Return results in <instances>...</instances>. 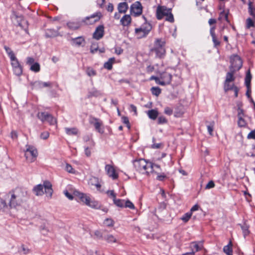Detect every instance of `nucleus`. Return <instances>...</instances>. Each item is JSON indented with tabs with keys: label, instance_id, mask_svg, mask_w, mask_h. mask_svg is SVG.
Here are the masks:
<instances>
[{
	"label": "nucleus",
	"instance_id": "obj_12",
	"mask_svg": "<svg viewBox=\"0 0 255 255\" xmlns=\"http://www.w3.org/2000/svg\"><path fill=\"white\" fill-rule=\"evenodd\" d=\"M52 85V83L50 82H43L41 81H36L30 83L32 89L36 90L41 89L44 87H51Z\"/></svg>",
	"mask_w": 255,
	"mask_h": 255
},
{
	"label": "nucleus",
	"instance_id": "obj_10",
	"mask_svg": "<svg viewBox=\"0 0 255 255\" xmlns=\"http://www.w3.org/2000/svg\"><path fill=\"white\" fill-rule=\"evenodd\" d=\"M89 123L95 127L96 131L101 134H103L104 132L103 128H101L103 125V122L99 119L95 118L92 116L89 117Z\"/></svg>",
	"mask_w": 255,
	"mask_h": 255
},
{
	"label": "nucleus",
	"instance_id": "obj_32",
	"mask_svg": "<svg viewBox=\"0 0 255 255\" xmlns=\"http://www.w3.org/2000/svg\"><path fill=\"white\" fill-rule=\"evenodd\" d=\"M103 239L109 243H116L117 242L116 238L110 234L105 236Z\"/></svg>",
	"mask_w": 255,
	"mask_h": 255
},
{
	"label": "nucleus",
	"instance_id": "obj_33",
	"mask_svg": "<svg viewBox=\"0 0 255 255\" xmlns=\"http://www.w3.org/2000/svg\"><path fill=\"white\" fill-rule=\"evenodd\" d=\"M249 8L248 11L250 14L254 18H255V8L253 5V2L251 1L248 3Z\"/></svg>",
	"mask_w": 255,
	"mask_h": 255
},
{
	"label": "nucleus",
	"instance_id": "obj_31",
	"mask_svg": "<svg viewBox=\"0 0 255 255\" xmlns=\"http://www.w3.org/2000/svg\"><path fill=\"white\" fill-rule=\"evenodd\" d=\"M28 25V21L24 19H21L18 23V26L24 29L26 32H27Z\"/></svg>",
	"mask_w": 255,
	"mask_h": 255
},
{
	"label": "nucleus",
	"instance_id": "obj_42",
	"mask_svg": "<svg viewBox=\"0 0 255 255\" xmlns=\"http://www.w3.org/2000/svg\"><path fill=\"white\" fill-rule=\"evenodd\" d=\"M86 73L89 76H94L97 74L96 71L91 67H88L86 69Z\"/></svg>",
	"mask_w": 255,
	"mask_h": 255
},
{
	"label": "nucleus",
	"instance_id": "obj_19",
	"mask_svg": "<svg viewBox=\"0 0 255 255\" xmlns=\"http://www.w3.org/2000/svg\"><path fill=\"white\" fill-rule=\"evenodd\" d=\"M60 27H57V30H54L53 29H47L45 32V36L47 38L50 37H54L59 35V30Z\"/></svg>",
	"mask_w": 255,
	"mask_h": 255
},
{
	"label": "nucleus",
	"instance_id": "obj_34",
	"mask_svg": "<svg viewBox=\"0 0 255 255\" xmlns=\"http://www.w3.org/2000/svg\"><path fill=\"white\" fill-rule=\"evenodd\" d=\"M114 203L118 207L123 208L124 207L125 200L120 199H113Z\"/></svg>",
	"mask_w": 255,
	"mask_h": 255
},
{
	"label": "nucleus",
	"instance_id": "obj_49",
	"mask_svg": "<svg viewBox=\"0 0 255 255\" xmlns=\"http://www.w3.org/2000/svg\"><path fill=\"white\" fill-rule=\"evenodd\" d=\"M223 17H224L225 18V19L227 21L229 22V20H228V12H225L224 10H223V11H222V12H220L219 19H221Z\"/></svg>",
	"mask_w": 255,
	"mask_h": 255
},
{
	"label": "nucleus",
	"instance_id": "obj_58",
	"mask_svg": "<svg viewBox=\"0 0 255 255\" xmlns=\"http://www.w3.org/2000/svg\"><path fill=\"white\" fill-rule=\"evenodd\" d=\"M164 112L165 114L170 116L173 113V110L170 108L167 107L165 108Z\"/></svg>",
	"mask_w": 255,
	"mask_h": 255
},
{
	"label": "nucleus",
	"instance_id": "obj_27",
	"mask_svg": "<svg viewBox=\"0 0 255 255\" xmlns=\"http://www.w3.org/2000/svg\"><path fill=\"white\" fill-rule=\"evenodd\" d=\"M115 61V59L114 57L110 58L108 61L104 63V67L108 70H111Z\"/></svg>",
	"mask_w": 255,
	"mask_h": 255
},
{
	"label": "nucleus",
	"instance_id": "obj_17",
	"mask_svg": "<svg viewBox=\"0 0 255 255\" xmlns=\"http://www.w3.org/2000/svg\"><path fill=\"white\" fill-rule=\"evenodd\" d=\"M85 44V40L83 36H79L71 39V44L75 46H83Z\"/></svg>",
	"mask_w": 255,
	"mask_h": 255
},
{
	"label": "nucleus",
	"instance_id": "obj_4",
	"mask_svg": "<svg viewBox=\"0 0 255 255\" xmlns=\"http://www.w3.org/2000/svg\"><path fill=\"white\" fill-rule=\"evenodd\" d=\"M75 194L79 199L86 205L96 209L101 208V205L98 201L91 200L90 197L86 194L78 191L75 192Z\"/></svg>",
	"mask_w": 255,
	"mask_h": 255
},
{
	"label": "nucleus",
	"instance_id": "obj_64",
	"mask_svg": "<svg viewBox=\"0 0 255 255\" xmlns=\"http://www.w3.org/2000/svg\"><path fill=\"white\" fill-rule=\"evenodd\" d=\"M49 133L48 132H43L41 135L40 137L42 139H46L49 137Z\"/></svg>",
	"mask_w": 255,
	"mask_h": 255
},
{
	"label": "nucleus",
	"instance_id": "obj_26",
	"mask_svg": "<svg viewBox=\"0 0 255 255\" xmlns=\"http://www.w3.org/2000/svg\"><path fill=\"white\" fill-rule=\"evenodd\" d=\"M234 70L231 69V72H228L226 74L225 82L230 83L235 80V78L234 76Z\"/></svg>",
	"mask_w": 255,
	"mask_h": 255
},
{
	"label": "nucleus",
	"instance_id": "obj_50",
	"mask_svg": "<svg viewBox=\"0 0 255 255\" xmlns=\"http://www.w3.org/2000/svg\"><path fill=\"white\" fill-rule=\"evenodd\" d=\"M65 170L69 173H74L75 172V170L73 168L72 166L68 163L66 165Z\"/></svg>",
	"mask_w": 255,
	"mask_h": 255
},
{
	"label": "nucleus",
	"instance_id": "obj_5",
	"mask_svg": "<svg viewBox=\"0 0 255 255\" xmlns=\"http://www.w3.org/2000/svg\"><path fill=\"white\" fill-rule=\"evenodd\" d=\"M165 41L161 39H158L155 41L152 51H154L156 56L159 58H162L165 54Z\"/></svg>",
	"mask_w": 255,
	"mask_h": 255
},
{
	"label": "nucleus",
	"instance_id": "obj_62",
	"mask_svg": "<svg viewBox=\"0 0 255 255\" xmlns=\"http://www.w3.org/2000/svg\"><path fill=\"white\" fill-rule=\"evenodd\" d=\"M98 50V47L95 46V45L92 44L90 48V52L92 54H94Z\"/></svg>",
	"mask_w": 255,
	"mask_h": 255
},
{
	"label": "nucleus",
	"instance_id": "obj_36",
	"mask_svg": "<svg viewBox=\"0 0 255 255\" xmlns=\"http://www.w3.org/2000/svg\"><path fill=\"white\" fill-rule=\"evenodd\" d=\"M30 69L34 72H39L40 69L39 64L37 62L33 63L31 65Z\"/></svg>",
	"mask_w": 255,
	"mask_h": 255
},
{
	"label": "nucleus",
	"instance_id": "obj_1",
	"mask_svg": "<svg viewBox=\"0 0 255 255\" xmlns=\"http://www.w3.org/2000/svg\"><path fill=\"white\" fill-rule=\"evenodd\" d=\"M27 198L26 192L19 189L16 191L15 193L11 195L9 206L10 208L18 209L26 201Z\"/></svg>",
	"mask_w": 255,
	"mask_h": 255
},
{
	"label": "nucleus",
	"instance_id": "obj_40",
	"mask_svg": "<svg viewBox=\"0 0 255 255\" xmlns=\"http://www.w3.org/2000/svg\"><path fill=\"white\" fill-rule=\"evenodd\" d=\"M236 86L234 85H231L230 83L224 82V89L226 92L229 90H232Z\"/></svg>",
	"mask_w": 255,
	"mask_h": 255
},
{
	"label": "nucleus",
	"instance_id": "obj_48",
	"mask_svg": "<svg viewBox=\"0 0 255 255\" xmlns=\"http://www.w3.org/2000/svg\"><path fill=\"white\" fill-rule=\"evenodd\" d=\"M166 16H167L166 18V20L169 21L170 22H174V19L173 15L171 13V11H169L167 15H166Z\"/></svg>",
	"mask_w": 255,
	"mask_h": 255
},
{
	"label": "nucleus",
	"instance_id": "obj_24",
	"mask_svg": "<svg viewBox=\"0 0 255 255\" xmlns=\"http://www.w3.org/2000/svg\"><path fill=\"white\" fill-rule=\"evenodd\" d=\"M147 114L149 119L152 120H155L158 117V112L157 110L152 109L148 110L147 112Z\"/></svg>",
	"mask_w": 255,
	"mask_h": 255
},
{
	"label": "nucleus",
	"instance_id": "obj_30",
	"mask_svg": "<svg viewBox=\"0 0 255 255\" xmlns=\"http://www.w3.org/2000/svg\"><path fill=\"white\" fill-rule=\"evenodd\" d=\"M66 133L69 135H74L78 133V129L75 128H65Z\"/></svg>",
	"mask_w": 255,
	"mask_h": 255
},
{
	"label": "nucleus",
	"instance_id": "obj_63",
	"mask_svg": "<svg viewBox=\"0 0 255 255\" xmlns=\"http://www.w3.org/2000/svg\"><path fill=\"white\" fill-rule=\"evenodd\" d=\"M156 84L162 85V86H165V82H162V80L161 79L160 77L158 78L157 77L155 80Z\"/></svg>",
	"mask_w": 255,
	"mask_h": 255
},
{
	"label": "nucleus",
	"instance_id": "obj_59",
	"mask_svg": "<svg viewBox=\"0 0 255 255\" xmlns=\"http://www.w3.org/2000/svg\"><path fill=\"white\" fill-rule=\"evenodd\" d=\"M6 207L5 201L1 198H0V211L2 210Z\"/></svg>",
	"mask_w": 255,
	"mask_h": 255
},
{
	"label": "nucleus",
	"instance_id": "obj_14",
	"mask_svg": "<svg viewBox=\"0 0 255 255\" xmlns=\"http://www.w3.org/2000/svg\"><path fill=\"white\" fill-rule=\"evenodd\" d=\"M171 10V8H167L166 6H158L156 12L157 19L158 20L161 19L164 16L167 15L168 12Z\"/></svg>",
	"mask_w": 255,
	"mask_h": 255
},
{
	"label": "nucleus",
	"instance_id": "obj_2",
	"mask_svg": "<svg viewBox=\"0 0 255 255\" xmlns=\"http://www.w3.org/2000/svg\"><path fill=\"white\" fill-rule=\"evenodd\" d=\"M133 164L136 170L142 174H148L153 171L152 163L147 162L143 158L134 160Z\"/></svg>",
	"mask_w": 255,
	"mask_h": 255
},
{
	"label": "nucleus",
	"instance_id": "obj_41",
	"mask_svg": "<svg viewBox=\"0 0 255 255\" xmlns=\"http://www.w3.org/2000/svg\"><path fill=\"white\" fill-rule=\"evenodd\" d=\"M192 216L191 212H187L185 213L181 218V219L185 223L187 222L190 219Z\"/></svg>",
	"mask_w": 255,
	"mask_h": 255
},
{
	"label": "nucleus",
	"instance_id": "obj_39",
	"mask_svg": "<svg viewBox=\"0 0 255 255\" xmlns=\"http://www.w3.org/2000/svg\"><path fill=\"white\" fill-rule=\"evenodd\" d=\"M14 73L17 76H20L22 73V68L21 65L13 68Z\"/></svg>",
	"mask_w": 255,
	"mask_h": 255
},
{
	"label": "nucleus",
	"instance_id": "obj_38",
	"mask_svg": "<svg viewBox=\"0 0 255 255\" xmlns=\"http://www.w3.org/2000/svg\"><path fill=\"white\" fill-rule=\"evenodd\" d=\"M151 91L152 94L156 96H159L161 92V89L158 87H152L151 88Z\"/></svg>",
	"mask_w": 255,
	"mask_h": 255
},
{
	"label": "nucleus",
	"instance_id": "obj_45",
	"mask_svg": "<svg viewBox=\"0 0 255 255\" xmlns=\"http://www.w3.org/2000/svg\"><path fill=\"white\" fill-rule=\"evenodd\" d=\"M10 59L11 61V65H12V68L20 65V64H19L17 59L15 57V56H14L13 59Z\"/></svg>",
	"mask_w": 255,
	"mask_h": 255
},
{
	"label": "nucleus",
	"instance_id": "obj_7",
	"mask_svg": "<svg viewBox=\"0 0 255 255\" xmlns=\"http://www.w3.org/2000/svg\"><path fill=\"white\" fill-rule=\"evenodd\" d=\"M25 150V157L26 160L29 162H34L37 156V149L33 146L27 145Z\"/></svg>",
	"mask_w": 255,
	"mask_h": 255
},
{
	"label": "nucleus",
	"instance_id": "obj_37",
	"mask_svg": "<svg viewBox=\"0 0 255 255\" xmlns=\"http://www.w3.org/2000/svg\"><path fill=\"white\" fill-rule=\"evenodd\" d=\"M100 95V93L99 91H97V90L93 89L88 93L87 97L88 98H90L92 97H98Z\"/></svg>",
	"mask_w": 255,
	"mask_h": 255
},
{
	"label": "nucleus",
	"instance_id": "obj_6",
	"mask_svg": "<svg viewBox=\"0 0 255 255\" xmlns=\"http://www.w3.org/2000/svg\"><path fill=\"white\" fill-rule=\"evenodd\" d=\"M152 29L150 23L145 22L141 26L135 29V33L138 38L146 37Z\"/></svg>",
	"mask_w": 255,
	"mask_h": 255
},
{
	"label": "nucleus",
	"instance_id": "obj_57",
	"mask_svg": "<svg viewBox=\"0 0 255 255\" xmlns=\"http://www.w3.org/2000/svg\"><path fill=\"white\" fill-rule=\"evenodd\" d=\"M214 124V123L212 122L207 126L208 131L210 135H212V133L213 131Z\"/></svg>",
	"mask_w": 255,
	"mask_h": 255
},
{
	"label": "nucleus",
	"instance_id": "obj_29",
	"mask_svg": "<svg viewBox=\"0 0 255 255\" xmlns=\"http://www.w3.org/2000/svg\"><path fill=\"white\" fill-rule=\"evenodd\" d=\"M232 243L230 241L228 245L225 246L223 248V251L225 253H226L227 255H233V250H232Z\"/></svg>",
	"mask_w": 255,
	"mask_h": 255
},
{
	"label": "nucleus",
	"instance_id": "obj_3",
	"mask_svg": "<svg viewBox=\"0 0 255 255\" xmlns=\"http://www.w3.org/2000/svg\"><path fill=\"white\" fill-rule=\"evenodd\" d=\"M33 191L37 196H41L45 193L49 198H51L53 192L52 184L48 181H45L43 185L38 184L35 186Z\"/></svg>",
	"mask_w": 255,
	"mask_h": 255
},
{
	"label": "nucleus",
	"instance_id": "obj_11",
	"mask_svg": "<svg viewBox=\"0 0 255 255\" xmlns=\"http://www.w3.org/2000/svg\"><path fill=\"white\" fill-rule=\"evenodd\" d=\"M101 13L100 12H96L93 14L91 16H87L81 21L82 22L85 23L86 24H93L96 22L98 21L101 17Z\"/></svg>",
	"mask_w": 255,
	"mask_h": 255
},
{
	"label": "nucleus",
	"instance_id": "obj_20",
	"mask_svg": "<svg viewBox=\"0 0 255 255\" xmlns=\"http://www.w3.org/2000/svg\"><path fill=\"white\" fill-rule=\"evenodd\" d=\"M238 225L241 227L242 230L244 238H246L250 233L249 231L250 226L247 223L246 221H245L243 224H239Z\"/></svg>",
	"mask_w": 255,
	"mask_h": 255
},
{
	"label": "nucleus",
	"instance_id": "obj_46",
	"mask_svg": "<svg viewBox=\"0 0 255 255\" xmlns=\"http://www.w3.org/2000/svg\"><path fill=\"white\" fill-rule=\"evenodd\" d=\"M238 124L240 127H245L247 125V123L244 118H238Z\"/></svg>",
	"mask_w": 255,
	"mask_h": 255
},
{
	"label": "nucleus",
	"instance_id": "obj_52",
	"mask_svg": "<svg viewBox=\"0 0 255 255\" xmlns=\"http://www.w3.org/2000/svg\"><path fill=\"white\" fill-rule=\"evenodd\" d=\"M104 223L109 227H111L114 225V221L112 219L107 218L105 221Z\"/></svg>",
	"mask_w": 255,
	"mask_h": 255
},
{
	"label": "nucleus",
	"instance_id": "obj_16",
	"mask_svg": "<svg viewBox=\"0 0 255 255\" xmlns=\"http://www.w3.org/2000/svg\"><path fill=\"white\" fill-rule=\"evenodd\" d=\"M105 170L106 171L107 174L114 180L118 178V175L116 172L115 169L114 168L113 166L107 164L105 166Z\"/></svg>",
	"mask_w": 255,
	"mask_h": 255
},
{
	"label": "nucleus",
	"instance_id": "obj_60",
	"mask_svg": "<svg viewBox=\"0 0 255 255\" xmlns=\"http://www.w3.org/2000/svg\"><path fill=\"white\" fill-rule=\"evenodd\" d=\"M122 119L123 123L126 124L127 127L128 128H130L129 122L128 118L127 117H123Z\"/></svg>",
	"mask_w": 255,
	"mask_h": 255
},
{
	"label": "nucleus",
	"instance_id": "obj_28",
	"mask_svg": "<svg viewBox=\"0 0 255 255\" xmlns=\"http://www.w3.org/2000/svg\"><path fill=\"white\" fill-rule=\"evenodd\" d=\"M252 78V76L250 70L249 69L246 73V75L245 77V85L246 87L251 86V82Z\"/></svg>",
	"mask_w": 255,
	"mask_h": 255
},
{
	"label": "nucleus",
	"instance_id": "obj_15",
	"mask_svg": "<svg viewBox=\"0 0 255 255\" xmlns=\"http://www.w3.org/2000/svg\"><path fill=\"white\" fill-rule=\"evenodd\" d=\"M104 35V26L100 25L96 27L95 32L93 34V38L96 40H100Z\"/></svg>",
	"mask_w": 255,
	"mask_h": 255
},
{
	"label": "nucleus",
	"instance_id": "obj_47",
	"mask_svg": "<svg viewBox=\"0 0 255 255\" xmlns=\"http://www.w3.org/2000/svg\"><path fill=\"white\" fill-rule=\"evenodd\" d=\"M255 26L254 22L251 18H248L246 21V27L248 28H250L251 27H254Z\"/></svg>",
	"mask_w": 255,
	"mask_h": 255
},
{
	"label": "nucleus",
	"instance_id": "obj_54",
	"mask_svg": "<svg viewBox=\"0 0 255 255\" xmlns=\"http://www.w3.org/2000/svg\"><path fill=\"white\" fill-rule=\"evenodd\" d=\"M40 232L43 235H46L49 232V230L45 226H41L40 227Z\"/></svg>",
	"mask_w": 255,
	"mask_h": 255
},
{
	"label": "nucleus",
	"instance_id": "obj_53",
	"mask_svg": "<svg viewBox=\"0 0 255 255\" xmlns=\"http://www.w3.org/2000/svg\"><path fill=\"white\" fill-rule=\"evenodd\" d=\"M245 117L244 114V110L241 109L240 107H238V118H244Z\"/></svg>",
	"mask_w": 255,
	"mask_h": 255
},
{
	"label": "nucleus",
	"instance_id": "obj_13",
	"mask_svg": "<svg viewBox=\"0 0 255 255\" xmlns=\"http://www.w3.org/2000/svg\"><path fill=\"white\" fill-rule=\"evenodd\" d=\"M231 66L230 69L233 70L240 69L242 67V61L241 58L238 55H235L231 59Z\"/></svg>",
	"mask_w": 255,
	"mask_h": 255
},
{
	"label": "nucleus",
	"instance_id": "obj_18",
	"mask_svg": "<svg viewBox=\"0 0 255 255\" xmlns=\"http://www.w3.org/2000/svg\"><path fill=\"white\" fill-rule=\"evenodd\" d=\"M216 27L215 26H212L211 27L210 29V33L211 36L212 38V41L214 43V46L215 47H218L220 45V40L217 38L216 34H215V30Z\"/></svg>",
	"mask_w": 255,
	"mask_h": 255
},
{
	"label": "nucleus",
	"instance_id": "obj_44",
	"mask_svg": "<svg viewBox=\"0 0 255 255\" xmlns=\"http://www.w3.org/2000/svg\"><path fill=\"white\" fill-rule=\"evenodd\" d=\"M124 207L128 208L130 209H134L135 208L133 204L128 200L125 202Z\"/></svg>",
	"mask_w": 255,
	"mask_h": 255
},
{
	"label": "nucleus",
	"instance_id": "obj_21",
	"mask_svg": "<svg viewBox=\"0 0 255 255\" xmlns=\"http://www.w3.org/2000/svg\"><path fill=\"white\" fill-rule=\"evenodd\" d=\"M160 78L162 82H165V85H169L170 84L172 80L171 74L168 73H163L161 74Z\"/></svg>",
	"mask_w": 255,
	"mask_h": 255
},
{
	"label": "nucleus",
	"instance_id": "obj_61",
	"mask_svg": "<svg viewBox=\"0 0 255 255\" xmlns=\"http://www.w3.org/2000/svg\"><path fill=\"white\" fill-rule=\"evenodd\" d=\"M248 139H255V129L252 130L248 135Z\"/></svg>",
	"mask_w": 255,
	"mask_h": 255
},
{
	"label": "nucleus",
	"instance_id": "obj_25",
	"mask_svg": "<svg viewBox=\"0 0 255 255\" xmlns=\"http://www.w3.org/2000/svg\"><path fill=\"white\" fill-rule=\"evenodd\" d=\"M67 25L71 30H77L81 26V24L80 22H68Z\"/></svg>",
	"mask_w": 255,
	"mask_h": 255
},
{
	"label": "nucleus",
	"instance_id": "obj_35",
	"mask_svg": "<svg viewBox=\"0 0 255 255\" xmlns=\"http://www.w3.org/2000/svg\"><path fill=\"white\" fill-rule=\"evenodd\" d=\"M4 48L8 56H9L10 59H13L14 56H15L13 52L12 51V50L7 46L5 45L4 46Z\"/></svg>",
	"mask_w": 255,
	"mask_h": 255
},
{
	"label": "nucleus",
	"instance_id": "obj_55",
	"mask_svg": "<svg viewBox=\"0 0 255 255\" xmlns=\"http://www.w3.org/2000/svg\"><path fill=\"white\" fill-rule=\"evenodd\" d=\"M215 183L213 181H210L206 185L205 189H210L211 188H214L215 187Z\"/></svg>",
	"mask_w": 255,
	"mask_h": 255
},
{
	"label": "nucleus",
	"instance_id": "obj_22",
	"mask_svg": "<svg viewBox=\"0 0 255 255\" xmlns=\"http://www.w3.org/2000/svg\"><path fill=\"white\" fill-rule=\"evenodd\" d=\"M131 22V18L129 14H125L121 19L120 23L124 26H127L130 25Z\"/></svg>",
	"mask_w": 255,
	"mask_h": 255
},
{
	"label": "nucleus",
	"instance_id": "obj_9",
	"mask_svg": "<svg viewBox=\"0 0 255 255\" xmlns=\"http://www.w3.org/2000/svg\"><path fill=\"white\" fill-rule=\"evenodd\" d=\"M142 12V6L139 1H135L130 7V13L134 16H138Z\"/></svg>",
	"mask_w": 255,
	"mask_h": 255
},
{
	"label": "nucleus",
	"instance_id": "obj_23",
	"mask_svg": "<svg viewBox=\"0 0 255 255\" xmlns=\"http://www.w3.org/2000/svg\"><path fill=\"white\" fill-rule=\"evenodd\" d=\"M128 9V6L127 2H120L118 5V10L119 13H125Z\"/></svg>",
	"mask_w": 255,
	"mask_h": 255
},
{
	"label": "nucleus",
	"instance_id": "obj_51",
	"mask_svg": "<svg viewBox=\"0 0 255 255\" xmlns=\"http://www.w3.org/2000/svg\"><path fill=\"white\" fill-rule=\"evenodd\" d=\"M202 247V245L200 246L198 244L196 243H192V248L195 249L196 250V252H198L201 250Z\"/></svg>",
	"mask_w": 255,
	"mask_h": 255
},
{
	"label": "nucleus",
	"instance_id": "obj_8",
	"mask_svg": "<svg viewBox=\"0 0 255 255\" xmlns=\"http://www.w3.org/2000/svg\"><path fill=\"white\" fill-rule=\"evenodd\" d=\"M37 117L42 123L46 122L51 125H54L56 123V121L53 116L48 112H38Z\"/></svg>",
	"mask_w": 255,
	"mask_h": 255
},
{
	"label": "nucleus",
	"instance_id": "obj_43",
	"mask_svg": "<svg viewBox=\"0 0 255 255\" xmlns=\"http://www.w3.org/2000/svg\"><path fill=\"white\" fill-rule=\"evenodd\" d=\"M168 120L163 116H159L157 119V123L159 125L167 124Z\"/></svg>",
	"mask_w": 255,
	"mask_h": 255
},
{
	"label": "nucleus",
	"instance_id": "obj_56",
	"mask_svg": "<svg viewBox=\"0 0 255 255\" xmlns=\"http://www.w3.org/2000/svg\"><path fill=\"white\" fill-rule=\"evenodd\" d=\"M108 195L113 199L116 198V194L115 193L114 190H108L106 192Z\"/></svg>",
	"mask_w": 255,
	"mask_h": 255
}]
</instances>
